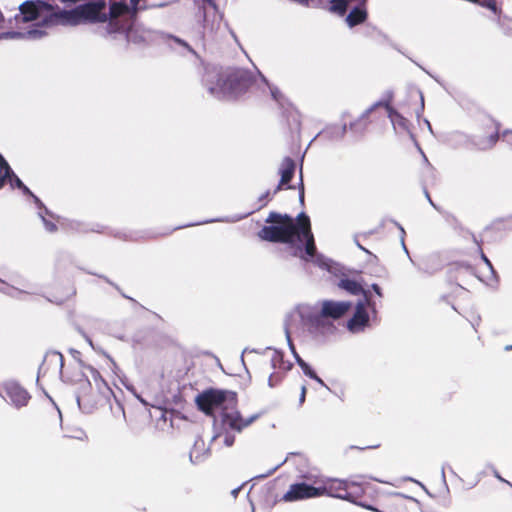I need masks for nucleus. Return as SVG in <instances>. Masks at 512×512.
I'll list each match as a JSON object with an SVG mask.
<instances>
[{
	"label": "nucleus",
	"mask_w": 512,
	"mask_h": 512,
	"mask_svg": "<svg viewBox=\"0 0 512 512\" xmlns=\"http://www.w3.org/2000/svg\"><path fill=\"white\" fill-rule=\"evenodd\" d=\"M266 221L273 225L261 229L258 234L261 239L286 243L294 250L295 256L306 261L314 257L316 252L314 237L310 219L305 213H300L296 221L288 215L271 213Z\"/></svg>",
	"instance_id": "nucleus-1"
},
{
	"label": "nucleus",
	"mask_w": 512,
	"mask_h": 512,
	"mask_svg": "<svg viewBox=\"0 0 512 512\" xmlns=\"http://www.w3.org/2000/svg\"><path fill=\"white\" fill-rule=\"evenodd\" d=\"M105 8V1L97 0L77 6L70 11H60V22L72 26L82 23H106L108 16Z\"/></svg>",
	"instance_id": "nucleus-2"
},
{
	"label": "nucleus",
	"mask_w": 512,
	"mask_h": 512,
	"mask_svg": "<svg viewBox=\"0 0 512 512\" xmlns=\"http://www.w3.org/2000/svg\"><path fill=\"white\" fill-rule=\"evenodd\" d=\"M20 17L17 20L23 22L38 21L44 25H53L60 22V12L57 13L53 6L40 0L25 1L19 6Z\"/></svg>",
	"instance_id": "nucleus-3"
},
{
	"label": "nucleus",
	"mask_w": 512,
	"mask_h": 512,
	"mask_svg": "<svg viewBox=\"0 0 512 512\" xmlns=\"http://www.w3.org/2000/svg\"><path fill=\"white\" fill-rule=\"evenodd\" d=\"M196 403L201 411L211 415L215 410L224 412L228 405L237 404V397L231 391L208 390L197 396Z\"/></svg>",
	"instance_id": "nucleus-4"
},
{
	"label": "nucleus",
	"mask_w": 512,
	"mask_h": 512,
	"mask_svg": "<svg viewBox=\"0 0 512 512\" xmlns=\"http://www.w3.org/2000/svg\"><path fill=\"white\" fill-rule=\"evenodd\" d=\"M259 416L260 415L256 413L245 417L238 411L236 404H233L228 405L224 412H221V421L225 428L241 432L256 421Z\"/></svg>",
	"instance_id": "nucleus-5"
},
{
	"label": "nucleus",
	"mask_w": 512,
	"mask_h": 512,
	"mask_svg": "<svg viewBox=\"0 0 512 512\" xmlns=\"http://www.w3.org/2000/svg\"><path fill=\"white\" fill-rule=\"evenodd\" d=\"M326 493L333 494L328 488H318L306 483H297L290 485L282 500L285 502H295L323 496Z\"/></svg>",
	"instance_id": "nucleus-6"
},
{
	"label": "nucleus",
	"mask_w": 512,
	"mask_h": 512,
	"mask_svg": "<svg viewBox=\"0 0 512 512\" xmlns=\"http://www.w3.org/2000/svg\"><path fill=\"white\" fill-rule=\"evenodd\" d=\"M125 15L132 16V10L126 3L115 1L110 4L109 12L107 13L108 20L106 22L108 23L107 29L109 33L119 31L120 25L118 19Z\"/></svg>",
	"instance_id": "nucleus-7"
},
{
	"label": "nucleus",
	"mask_w": 512,
	"mask_h": 512,
	"mask_svg": "<svg viewBox=\"0 0 512 512\" xmlns=\"http://www.w3.org/2000/svg\"><path fill=\"white\" fill-rule=\"evenodd\" d=\"M4 390L10 402L16 407L25 406L30 399L28 392L15 381L5 382Z\"/></svg>",
	"instance_id": "nucleus-8"
},
{
	"label": "nucleus",
	"mask_w": 512,
	"mask_h": 512,
	"mask_svg": "<svg viewBox=\"0 0 512 512\" xmlns=\"http://www.w3.org/2000/svg\"><path fill=\"white\" fill-rule=\"evenodd\" d=\"M367 302L368 299L366 298L365 302H359L356 305L355 313L347 323L349 331L357 333L362 331L368 325L369 316L366 310Z\"/></svg>",
	"instance_id": "nucleus-9"
},
{
	"label": "nucleus",
	"mask_w": 512,
	"mask_h": 512,
	"mask_svg": "<svg viewBox=\"0 0 512 512\" xmlns=\"http://www.w3.org/2000/svg\"><path fill=\"white\" fill-rule=\"evenodd\" d=\"M350 308V302L325 300L322 302L321 314L324 317L337 319L343 316Z\"/></svg>",
	"instance_id": "nucleus-10"
},
{
	"label": "nucleus",
	"mask_w": 512,
	"mask_h": 512,
	"mask_svg": "<svg viewBox=\"0 0 512 512\" xmlns=\"http://www.w3.org/2000/svg\"><path fill=\"white\" fill-rule=\"evenodd\" d=\"M209 92L215 97H227L233 94V88L224 78L218 75H210V80L207 82Z\"/></svg>",
	"instance_id": "nucleus-11"
},
{
	"label": "nucleus",
	"mask_w": 512,
	"mask_h": 512,
	"mask_svg": "<svg viewBox=\"0 0 512 512\" xmlns=\"http://www.w3.org/2000/svg\"><path fill=\"white\" fill-rule=\"evenodd\" d=\"M321 488H328V490H331L333 492V494L326 493L323 496L335 497L344 500L349 499L348 494L343 495L339 493V491L347 490L348 482L346 480L328 479L324 481V486H322Z\"/></svg>",
	"instance_id": "nucleus-12"
},
{
	"label": "nucleus",
	"mask_w": 512,
	"mask_h": 512,
	"mask_svg": "<svg viewBox=\"0 0 512 512\" xmlns=\"http://www.w3.org/2000/svg\"><path fill=\"white\" fill-rule=\"evenodd\" d=\"M208 454L209 448L206 446L204 440L196 439L189 453V458L193 464H198L205 460Z\"/></svg>",
	"instance_id": "nucleus-13"
},
{
	"label": "nucleus",
	"mask_w": 512,
	"mask_h": 512,
	"mask_svg": "<svg viewBox=\"0 0 512 512\" xmlns=\"http://www.w3.org/2000/svg\"><path fill=\"white\" fill-rule=\"evenodd\" d=\"M83 375L86 377L89 385L94 384L99 392L103 393L108 389L106 382L102 379L99 372L93 367H87L86 371L83 372Z\"/></svg>",
	"instance_id": "nucleus-14"
},
{
	"label": "nucleus",
	"mask_w": 512,
	"mask_h": 512,
	"mask_svg": "<svg viewBox=\"0 0 512 512\" xmlns=\"http://www.w3.org/2000/svg\"><path fill=\"white\" fill-rule=\"evenodd\" d=\"M43 35L42 31L37 29H31L26 32L12 31L0 34V40L3 39H19V38H30L36 39Z\"/></svg>",
	"instance_id": "nucleus-15"
},
{
	"label": "nucleus",
	"mask_w": 512,
	"mask_h": 512,
	"mask_svg": "<svg viewBox=\"0 0 512 512\" xmlns=\"http://www.w3.org/2000/svg\"><path fill=\"white\" fill-rule=\"evenodd\" d=\"M295 170V164L291 159H285L280 168L281 181L280 185H286L291 180Z\"/></svg>",
	"instance_id": "nucleus-16"
},
{
	"label": "nucleus",
	"mask_w": 512,
	"mask_h": 512,
	"mask_svg": "<svg viewBox=\"0 0 512 512\" xmlns=\"http://www.w3.org/2000/svg\"><path fill=\"white\" fill-rule=\"evenodd\" d=\"M367 13L364 9L355 8L346 17L347 25L352 28L365 21Z\"/></svg>",
	"instance_id": "nucleus-17"
},
{
	"label": "nucleus",
	"mask_w": 512,
	"mask_h": 512,
	"mask_svg": "<svg viewBox=\"0 0 512 512\" xmlns=\"http://www.w3.org/2000/svg\"><path fill=\"white\" fill-rule=\"evenodd\" d=\"M286 338H287L288 345H289L292 353L294 354L298 365L303 370L304 374L307 375L308 377H316V374L313 372V370L310 368V366L302 358H300V356L296 353L295 348L292 344V341H291L288 333L286 334Z\"/></svg>",
	"instance_id": "nucleus-18"
},
{
	"label": "nucleus",
	"mask_w": 512,
	"mask_h": 512,
	"mask_svg": "<svg viewBox=\"0 0 512 512\" xmlns=\"http://www.w3.org/2000/svg\"><path fill=\"white\" fill-rule=\"evenodd\" d=\"M339 287L351 294L357 295L362 292V287L357 282L350 279H343L339 283Z\"/></svg>",
	"instance_id": "nucleus-19"
},
{
	"label": "nucleus",
	"mask_w": 512,
	"mask_h": 512,
	"mask_svg": "<svg viewBox=\"0 0 512 512\" xmlns=\"http://www.w3.org/2000/svg\"><path fill=\"white\" fill-rule=\"evenodd\" d=\"M348 1L347 0H331L330 1V11L343 16L347 10Z\"/></svg>",
	"instance_id": "nucleus-20"
},
{
	"label": "nucleus",
	"mask_w": 512,
	"mask_h": 512,
	"mask_svg": "<svg viewBox=\"0 0 512 512\" xmlns=\"http://www.w3.org/2000/svg\"><path fill=\"white\" fill-rule=\"evenodd\" d=\"M9 184L12 188H21L27 194H31L30 190L22 183V181L12 172V177L9 181Z\"/></svg>",
	"instance_id": "nucleus-21"
},
{
	"label": "nucleus",
	"mask_w": 512,
	"mask_h": 512,
	"mask_svg": "<svg viewBox=\"0 0 512 512\" xmlns=\"http://www.w3.org/2000/svg\"><path fill=\"white\" fill-rule=\"evenodd\" d=\"M11 172L13 171L11 170ZM11 177L12 173L6 174L4 169H0V189L4 186L6 181H10Z\"/></svg>",
	"instance_id": "nucleus-22"
},
{
	"label": "nucleus",
	"mask_w": 512,
	"mask_h": 512,
	"mask_svg": "<svg viewBox=\"0 0 512 512\" xmlns=\"http://www.w3.org/2000/svg\"><path fill=\"white\" fill-rule=\"evenodd\" d=\"M235 437L232 434L226 433L223 436V443L226 447H231L234 444Z\"/></svg>",
	"instance_id": "nucleus-23"
},
{
	"label": "nucleus",
	"mask_w": 512,
	"mask_h": 512,
	"mask_svg": "<svg viewBox=\"0 0 512 512\" xmlns=\"http://www.w3.org/2000/svg\"><path fill=\"white\" fill-rule=\"evenodd\" d=\"M0 169H4L5 173H11V168L5 158L0 154Z\"/></svg>",
	"instance_id": "nucleus-24"
},
{
	"label": "nucleus",
	"mask_w": 512,
	"mask_h": 512,
	"mask_svg": "<svg viewBox=\"0 0 512 512\" xmlns=\"http://www.w3.org/2000/svg\"><path fill=\"white\" fill-rule=\"evenodd\" d=\"M141 0H130V5H128L130 7V9L132 10V17H134L137 12H138V5L140 3Z\"/></svg>",
	"instance_id": "nucleus-25"
},
{
	"label": "nucleus",
	"mask_w": 512,
	"mask_h": 512,
	"mask_svg": "<svg viewBox=\"0 0 512 512\" xmlns=\"http://www.w3.org/2000/svg\"><path fill=\"white\" fill-rule=\"evenodd\" d=\"M273 98L277 101L280 100V93L276 88H270Z\"/></svg>",
	"instance_id": "nucleus-26"
},
{
	"label": "nucleus",
	"mask_w": 512,
	"mask_h": 512,
	"mask_svg": "<svg viewBox=\"0 0 512 512\" xmlns=\"http://www.w3.org/2000/svg\"><path fill=\"white\" fill-rule=\"evenodd\" d=\"M478 3H480L481 5H487V7H489V8H490V9H492L493 11H495V10H496L495 4H494V3H492V2H490V1H488V2H487V0H484V3H483V2H480V1H479Z\"/></svg>",
	"instance_id": "nucleus-27"
},
{
	"label": "nucleus",
	"mask_w": 512,
	"mask_h": 512,
	"mask_svg": "<svg viewBox=\"0 0 512 512\" xmlns=\"http://www.w3.org/2000/svg\"><path fill=\"white\" fill-rule=\"evenodd\" d=\"M305 395H306V387L302 386L301 394H300V403H303L305 401Z\"/></svg>",
	"instance_id": "nucleus-28"
},
{
	"label": "nucleus",
	"mask_w": 512,
	"mask_h": 512,
	"mask_svg": "<svg viewBox=\"0 0 512 512\" xmlns=\"http://www.w3.org/2000/svg\"><path fill=\"white\" fill-rule=\"evenodd\" d=\"M372 289L375 291V293L378 295V296H381V289L380 287L377 285V284H373L372 285Z\"/></svg>",
	"instance_id": "nucleus-29"
},
{
	"label": "nucleus",
	"mask_w": 512,
	"mask_h": 512,
	"mask_svg": "<svg viewBox=\"0 0 512 512\" xmlns=\"http://www.w3.org/2000/svg\"><path fill=\"white\" fill-rule=\"evenodd\" d=\"M483 260H484V263L488 266V268H489L490 270H493V267H492L491 262H490V261L487 259V257H486V256H484V255H483Z\"/></svg>",
	"instance_id": "nucleus-30"
},
{
	"label": "nucleus",
	"mask_w": 512,
	"mask_h": 512,
	"mask_svg": "<svg viewBox=\"0 0 512 512\" xmlns=\"http://www.w3.org/2000/svg\"><path fill=\"white\" fill-rule=\"evenodd\" d=\"M311 378L314 379L316 382H318L320 385L326 387V385L323 382V380L321 378H319L317 375H316V377H311Z\"/></svg>",
	"instance_id": "nucleus-31"
},
{
	"label": "nucleus",
	"mask_w": 512,
	"mask_h": 512,
	"mask_svg": "<svg viewBox=\"0 0 512 512\" xmlns=\"http://www.w3.org/2000/svg\"><path fill=\"white\" fill-rule=\"evenodd\" d=\"M377 105H378V104H375V105H374V106H372L370 109H368V110L365 112L364 116H367L371 111H373V109H374Z\"/></svg>",
	"instance_id": "nucleus-32"
},
{
	"label": "nucleus",
	"mask_w": 512,
	"mask_h": 512,
	"mask_svg": "<svg viewBox=\"0 0 512 512\" xmlns=\"http://www.w3.org/2000/svg\"><path fill=\"white\" fill-rule=\"evenodd\" d=\"M86 341H87V343L89 344V346H90L91 348H94L93 343H92V340H91L89 337H86Z\"/></svg>",
	"instance_id": "nucleus-33"
},
{
	"label": "nucleus",
	"mask_w": 512,
	"mask_h": 512,
	"mask_svg": "<svg viewBox=\"0 0 512 512\" xmlns=\"http://www.w3.org/2000/svg\"><path fill=\"white\" fill-rule=\"evenodd\" d=\"M176 41H177L179 44H181V45H183V46H185V47H188V45H187L184 41L179 40V39H176Z\"/></svg>",
	"instance_id": "nucleus-34"
},
{
	"label": "nucleus",
	"mask_w": 512,
	"mask_h": 512,
	"mask_svg": "<svg viewBox=\"0 0 512 512\" xmlns=\"http://www.w3.org/2000/svg\"><path fill=\"white\" fill-rule=\"evenodd\" d=\"M239 490H240V488H237V489H234V490L232 491V494H233V496H234V497H236V496H237V494H238Z\"/></svg>",
	"instance_id": "nucleus-35"
},
{
	"label": "nucleus",
	"mask_w": 512,
	"mask_h": 512,
	"mask_svg": "<svg viewBox=\"0 0 512 512\" xmlns=\"http://www.w3.org/2000/svg\"><path fill=\"white\" fill-rule=\"evenodd\" d=\"M495 476H496L500 481H504V479L501 477V475H498V473H497V472L495 473Z\"/></svg>",
	"instance_id": "nucleus-36"
},
{
	"label": "nucleus",
	"mask_w": 512,
	"mask_h": 512,
	"mask_svg": "<svg viewBox=\"0 0 512 512\" xmlns=\"http://www.w3.org/2000/svg\"><path fill=\"white\" fill-rule=\"evenodd\" d=\"M420 98H421V105L423 106L424 105V98H423L422 94H421Z\"/></svg>",
	"instance_id": "nucleus-37"
},
{
	"label": "nucleus",
	"mask_w": 512,
	"mask_h": 512,
	"mask_svg": "<svg viewBox=\"0 0 512 512\" xmlns=\"http://www.w3.org/2000/svg\"><path fill=\"white\" fill-rule=\"evenodd\" d=\"M2 21H3V15H2V13L0 12V22H2Z\"/></svg>",
	"instance_id": "nucleus-38"
},
{
	"label": "nucleus",
	"mask_w": 512,
	"mask_h": 512,
	"mask_svg": "<svg viewBox=\"0 0 512 512\" xmlns=\"http://www.w3.org/2000/svg\"><path fill=\"white\" fill-rule=\"evenodd\" d=\"M78 405H80V396H77Z\"/></svg>",
	"instance_id": "nucleus-39"
},
{
	"label": "nucleus",
	"mask_w": 512,
	"mask_h": 512,
	"mask_svg": "<svg viewBox=\"0 0 512 512\" xmlns=\"http://www.w3.org/2000/svg\"><path fill=\"white\" fill-rule=\"evenodd\" d=\"M367 508H368L369 510L376 511V509H374V508H372V507H370V506H368Z\"/></svg>",
	"instance_id": "nucleus-40"
},
{
	"label": "nucleus",
	"mask_w": 512,
	"mask_h": 512,
	"mask_svg": "<svg viewBox=\"0 0 512 512\" xmlns=\"http://www.w3.org/2000/svg\"><path fill=\"white\" fill-rule=\"evenodd\" d=\"M219 437H220V435H215V436L213 437V439H217V438H219Z\"/></svg>",
	"instance_id": "nucleus-41"
},
{
	"label": "nucleus",
	"mask_w": 512,
	"mask_h": 512,
	"mask_svg": "<svg viewBox=\"0 0 512 512\" xmlns=\"http://www.w3.org/2000/svg\"><path fill=\"white\" fill-rule=\"evenodd\" d=\"M416 483H418V485H421V487L424 488V486L421 484V482H418V481H415Z\"/></svg>",
	"instance_id": "nucleus-42"
},
{
	"label": "nucleus",
	"mask_w": 512,
	"mask_h": 512,
	"mask_svg": "<svg viewBox=\"0 0 512 512\" xmlns=\"http://www.w3.org/2000/svg\"><path fill=\"white\" fill-rule=\"evenodd\" d=\"M511 348H512V346H507V347H506V350H509V349H511Z\"/></svg>",
	"instance_id": "nucleus-43"
}]
</instances>
